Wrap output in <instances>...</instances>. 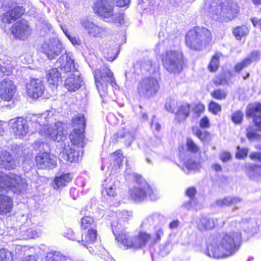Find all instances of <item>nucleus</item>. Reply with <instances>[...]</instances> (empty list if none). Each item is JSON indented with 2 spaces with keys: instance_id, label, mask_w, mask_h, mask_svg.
<instances>
[{
  "instance_id": "obj_3",
  "label": "nucleus",
  "mask_w": 261,
  "mask_h": 261,
  "mask_svg": "<svg viewBox=\"0 0 261 261\" xmlns=\"http://www.w3.org/2000/svg\"><path fill=\"white\" fill-rule=\"evenodd\" d=\"M203 9L213 19L223 18L226 21L234 19L239 12L237 4L226 0H206Z\"/></svg>"
},
{
  "instance_id": "obj_45",
  "label": "nucleus",
  "mask_w": 261,
  "mask_h": 261,
  "mask_svg": "<svg viewBox=\"0 0 261 261\" xmlns=\"http://www.w3.org/2000/svg\"><path fill=\"white\" fill-rule=\"evenodd\" d=\"M211 94L214 98L219 100H222L226 98L227 93L225 90L218 89L211 92Z\"/></svg>"
},
{
  "instance_id": "obj_38",
  "label": "nucleus",
  "mask_w": 261,
  "mask_h": 261,
  "mask_svg": "<svg viewBox=\"0 0 261 261\" xmlns=\"http://www.w3.org/2000/svg\"><path fill=\"white\" fill-rule=\"evenodd\" d=\"M261 114V102L250 103L246 110V116H254Z\"/></svg>"
},
{
  "instance_id": "obj_46",
  "label": "nucleus",
  "mask_w": 261,
  "mask_h": 261,
  "mask_svg": "<svg viewBox=\"0 0 261 261\" xmlns=\"http://www.w3.org/2000/svg\"><path fill=\"white\" fill-rule=\"evenodd\" d=\"M111 156L113 158L114 165L120 168L122 165V161L123 160V156L121 150L115 151L111 154Z\"/></svg>"
},
{
  "instance_id": "obj_62",
  "label": "nucleus",
  "mask_w": 261,
  "mask_h": 261,
  "mask_svg": "<svg viewBox=\"0 0 261 261\" xmlns=\"http://www.w3.org/2000/svg\"><path fill=\"white\" fill-rule=\"evenodd\" d=\"M175 102L174 100L170 101L169 102H166L165 104V108L166 110L170 112L174 113L175 110L173 108Z\"/></svg>"
},
{
  "instance_id": "obj_41",
  "label": "nucleus",
  "mask_w": 261,
  "mask_h": 261,
  "mask_svg": "<svg viewBox=\"0 0 261 261\" xmlns=\"http://www.w3.org/2000/svg\"><path fill=\"white\" fill-rule=\"evenodd\" d=\"M185 168L187 170V174H189L191 171H196L200 168V164L193 159H189L185 163Z\"/></svg>"
},
{
  "instance_id": "obj_25",
  "label": "nucleus",
  "mask_w": 261,
  "mask_h": 261,
  "mask_svg": "<svg viewBox=\"0 0 261 261\" xmlns=\"http://www.w3.org/2000/svg\"><path fill=\"white\" fill-rule=\"evenodd\" d=\"M177 110L175 113V119L179 122L185 121L189 116L191 105L187 102L177 103Z\"/></svg>"
},
{
  "instance_id": "obj_43",
  "label": "nucleus",
  "mask_w": 261,
  "mask_h": 261,
  "mask_svg": "<svg viewBox=\"0 0 261 261\" xmlns=\"http://www.w3.org/2000/svg\"><path fill=\"white\" fill-rule=\"evenodd\" d=\"M222 56L221 53H216L212 58L211 62L208 65V69L211 72L217 70L219 64V58Z\"/></svg>"
},
{
  "instance_id": "obj_4",
  "label": "nucleus",
  "mask_w": 261,
  "mask_h": 261,
  "mask_svg": "<svg viewBox=\"0 0 261 261\" xmlns=\"http://www.w3.org/2000/svg\"><path fill=\"white\" fill-rule=\"evenodd\" d=\"M56 66V68L51 69L46 72V78L50 85L55 86L58 84L61 74L58 68L65 73L77 72V66L74 62L72 55L69 53L62 55L57 60Z\"/></svg>"
},
{
  "instance_id": "obj_1",
  "label": "nucleus",
  "mask_w": 261,
  "mask_h": 261,
  "mask_svg": "<svg viewBox=\"0 0 261 261\" xmlns=\"http://www.w3.org/2000/svg\"><path fill=\"white\" fill-rule=\"evenodd\" d=\"M54 118L51 112L39 115H33L28 121L22 117L11 119L8 124L16 139H23L38 132L43 137L58 142L63 141L66 135L62 127V123L57 122L52 124Z\"/></svg>"
},
{
  "instance_id": "obj_59",
  "label": "nucleus",
  "mask_w": 261,
  "mask_h": 261,
  "mask_svg": "<svg viewBox=\"0 0 261 261\" xmlns=\"http://www.w3.org/2000/svg\"><path fill=\"white\" fill-rule=\"evenodd\" d=\"M248 117H251L253 118V122L255 125L258 128V129L261 132V115H258L254 116H247Z\"/></svg>"
},
{
  "instance_id": "obj_17",
  "label": "nucleus",
  "mask_w": 261,
  "mask_h": 261,
  "mask_svg": "<svg viewBox=\"0 0 261 261\" xmlns=\"http://www.w3.org/2000/svg\"><path fill=\"white\" fill-rule=\"evenodd\" d=\"M70 141V145H65L62 151L60 152L59 156L60 160L62 161L71 163L76 162L79 160V152L76 150L77 146L83 148L85 146V143L83 141V145H81V143L72 142L71 140Z\"/></svg>"
},
{
  "instance_id": "obj_44",
  "label": "nucleus",
  "mask_w": 261,
  "mask_h": 261,
  "mask_svg": "<svg viewBox=\"0 0 261 261\" xmlns=\"http://www.w3.org/2000/svg\"><path fill=\"white\" fill-rule=\"evenodd\" d=\"M248 33V29L245 26L237 27L233 31V34L238 40H240L242 37L245 36Z\"/></svg>"
},
{
  "instance_id": "obj_47",
  "label": "nucleus",
  "mask_w": 261,
  "mask_h": 261,
  "mask_svg": "<svg viewBox=\"0 0 261 261\" xmlns=\"http://www.w3.org/2000/svg\"><path fill=\"white\" fill-rule=\"evenodd\" d=\"M191 110L193 113L194 117L198 118L204 112L205 106L201 103H198L194 107H191Z\"/></svg>"
},
{
  "instance_id": "obj_27",
  "label": "nucleus",
  "mask_w": 261,
  "mask_h": 261,
  "mask_svg": "<svg viewBox=\"0 0 261 261\" xmlns=\"http://www.w3.org/2000/svg\"><path fill=\"white\" fill-rule=\"evenodd\" d=\"M260 55L258 51H253L250 55L244 59L241 62L238 63L234 67V70L236 72H240L245 68L249 66L253 62L259 60Z\"/></svg>"
},
{
  "instance_id": "obj_31",
  "label": "nucleus",
  "mask_w": 261,
  "mask_h": 261,
  "mask_svg": "<svg viewBox=\"0 0 261 261\" xmlns=\"http://www.w3.org/2000/svg\"><path fill=\"white\" fill-rule=\"evenodd\" d=\"M72 179V176L70 173H63L59 176H57L53 184L54 189L58 190L67 185Z\"/></svg>"
},
{
  "instance_id": "obj_12",
  "label": "nucleus",
  "mask_w": 261,
  "mask_h": 261,
  "mask_svg": "<svg viewBox=\"0 0 261 261\" xmlns=\"http://www.w3.org/2000/svg\"><path fill=\"white\" fill-rule=\"evenodd\" d=\"M36 150H39L35 158L37 166L40 169H52L56 167V157L48 152V146L43 142H36L34 144Z\"/></svg>"
},
{
  "instance_id": "obj_13",
  "label": "nucleus",
  "mask_w": 261,
  "mask_h": 261,
  "mask_svg": "<svg viewBox=\"0 0 261 261\" xmlns=\"http://www.w3.org/2000/svg\"><path fill=\"white\" fill-rule=\"evenodd\" d=\"M73 131L70 135V139L72 142L81 143L83 145L84 141V130L86 125L85 118L84 115L79 114L72 119Z\"/></svg>"
},
{
  "instance_id": "obj_24",
  "label": "nucleus",
  "mask_w": 261,
  "mask_h": 261,
  "mask_svg": "<svg viewBox=\"0 0 261 261\" xmlns=\"http://www.w3.org/2000/svg\"><path fill=\"white\" fill-rule=\"evenodd\" d=\"M242 201L240 197L229 196L217 200L216 204L220 206H234L233 210H236L239 208Z\"/></svg>"
},
{
  "instance_id": "obj_16",
  "label": "nucleus",
  "mask_w": 261,
  "mask_h": 261,
  "mask_svg": "<svg viewBox=\"0 0 261 261\" xmlns=\"http://www.w3.org/2000/svg\"><path fill=\"white\" fill-rule=\"evenodd\" d=\"M62 48L61 42L56 38L46 39L41 46L42 52L49 60L58 56L61 54Z\"/></svg>"
},
{
  "instance_id": "obj_36",
  "label": "nucleus",
  "mask_w": 261,
  "mask_h": 261,
  "mask_svg": "<svg viewBox=\"0 0 261 261\" xmlns=\"http://www.w3.org/2000/svg\"><path fill=\"white\" fill-rule=\"evenodd\" d=\"M45 261H72L67 256L63 255L58 251H50L47 252L45 256Z\"/></svg>"
},
{
  "instance_id": "obj_37",
  "label": "nucleus",
  "mask_w": 261,
  "mask_h": 261,
  "mask_svg": "<svg viewBox=\"0 0 261 261\" xmlns=\"http://www.w3.org/2000/svg\"><path fill=\"white\" fill-rule=\"evenodd\" d=\"M40 234V231L33 230L32 228L25 230L22 227V233L21 236L17 234L16 239L26 240L28 239H35L38 238Z\"/></svg>"
},
{
  "instance_id": "obj_54",
  "label": "nucleus",
  "mask_w": 261,
  "mask_h": 261,
  "mask_svg": "<svg viewBox=\"0 0 261 261\" xmlns=\"http://www.w3.org/2000/svg\"><path fill=\"white\" fill-rule=\"evenodd\" d=\"M187 146L188 150L192 152L196 153L199 151V148L191 139L187 140Z\"/></svg>"
},
{
  "instance_id": "obj_63",
  "label": "nucleus",
  "mask_w": 261,
  "mask_h": 261,
  "mask_svg": "<svg viewBox=\"0 0 261 261\" xmlns=\"http://www.w3.org/2000/svg\"><path fill=\"white\" fill-rule=\"evenodd\" d=\"M196 190L194 187H190L186 191V195L189 197V199H194V196L196 194Z\"/></svg>"
},
{
  "instance_id": "obj_60",
  "label": "nucleus",
  "mask_w": 261,
  "mask_h": 261,
  "mask_svg": "<svg viewBox=\"0 0 261 261\" xmlns=\"http://www.w3.org/2000/svg\"><path fill=\"white\" fill-rule=\"evenodd\" d=\"M199 126L203 128H206L210 127V122L207 117L205 116L200 120Z\"/></svg>"
},
{
  "instance_id": "obj_2",
  "label": "nucleus",
  "mask_w": 261,
  "mask_h": 261,
  "mask_svg": "<svg viewBox=\"0 0 261 261\" xmlns=\"http://www.w3.org/2000/svg\"><path fill=\"white\" fill-rule=\"evenodd\" d=\"M232 229L228 232L219 233L212 238L207 248L208 256L216 258H225L234 255L239 250L242 243L240 228L254 234L256 232V222L251 219H243L241 222L231 223Z\"/></svg>"
},
{
  "instance_id": "obj_22",
  "label": "nucleus",
  "mask_w": 261,
  "mask_h": 261,
  "mask_svg": "<svg viewBox=\"0 0 261 261\" xmlns=\"http://www.w3.org/2000/svg\"><path fill=\"white\" fill-rule=\"evenodd\" d=\"M29 96L33 98H37L42 95L45 87L42 81L39 79H33L27 86Z\"/></svg>"
},
{
  "instance_id": "obj_61",
  "label": "nucleus",
  "mask_w": 261,
  "mask_h": 261,
  "mask_svg": "<svg viewBox=\"0 0 261 261\" xmlns=\"http://www.w3.org/2000/svg\"><path fill=\"white\" fill-rule=\"evenodd\" d=\"M249 158L252 161H257L261 163V152H251L249 155Z\"/></svg>"
},
{
  "instance_id": "obj_8",
  "label": "nucleus",
  "mask_w": 261,
  "mask_h": 261,
  "mask_svg": "<svg viewBox=\"0 0 261 261\" xmlns=\"http://www.w3.org/2000/svg\"><path fill=\"white\" fill-rule=\"evenodd\" d=\"M28 187V184L25 180L20 176L10 174L7 175L0 172V191L11 190L14 193L19 194L24 191Z\"/></svg>"
},
{
  "instance_id": "obj_56",
  "label": "nucleus",
  "mask_w": 261,
  "mask_h": 261,
  "mask_svg": "<svg viewBox=\"0 0 261 261\" xmlns=\"http://www.w3.org/2000/svg\"><path fill=\"white\" fill-rule=\"evenodd\" d=\"M62 235L69 240L72 241L76 240L74 236V233L73 231L70 228H67L65 229L64 231L62 232Z\"/></svg>"
},
{
  "instance_id": "obj_21",
  "label": "nucleus",
  "mask_w": 261,
  "mask_h": 261,
  "mask_svg": "<svg viewBox=\"0 0 261 261\" xmlns=\"http://www.w3.org/2000/svg\"><path fill=\"white\" fill-rule=\"evenodd\" d=\"M16 90V86L11 80L4 79L0 84V97L6 101H11L14 97Z\"/></svg>"
},
{
  "instance_id": "obj_18",
  "label": "nucleus",
  "mask_w": 261,
  "mask_h": 261,
  "mask_svg": "<svg viewBox=\"0 0 261 261\" xmlns=\"http://www.w3.org/2000/svg\"><path fill=\"white\" fill-rule=\"evenodd\" d=\"M5 8H11V9L3 13L2 16V21L4 23L10 24L18 19L25 11L24 9L21 6H15L11 2H5L3 4Z\"/></svg>"
},
{
  "instance_id": "obj_49",
  "label": "nucleus",
  "mask_w": 261,
  "mask_h": 261,
  "mask_svg": "<svg viewBox=\"0 0 261 261\" xmlns=\"http://www.w3.org/2000/svg\"><path fill=\"white\" fill-rule=\"evenodd\" d=\"M244 113L241 110L235 111L231 115V120L236 124H240L243 119Z\"/></svg>"
},
{
  "instance_id": "obj_42",
  "label": "nucleus",
  "mask_w": 261,
  "mask_h": 261,
  "mask_svg": "<svg viewBox=\"0 0 261 261\" xmlns=\"http://www.w3.org/2000/svg\"><path fill=\"white\" fill-rule=\"evenodd\" d=\"M117 135L119 138H124L125 139V144L127 146L130 145L134 139V134L133 133L125 132L124 130L119 132Z\"/></svg>"
},
{
  "instance_id": "obj_51",
  "label": "nucleus",
  "mask_w": 261,
  "mask_h": 261,
  "mask_svg": "<svg viewBox=\"0 0 261 261\" xmlns=\"http://www.w3.org/2000/svg\"><path fill=\"white\" fill-rule=\"evenodd\" d=\"M12 253L6 249H0V261H11Z\"/></svg>"
},
{
  "instance_id": "obj_9",
  "label": "nucleus",
  "mask_w": 261,
  "mask_h": 261,
  "mask_svg": "<svg viewBox=\"0 0 261 261\" xmlns=\"http://www.w3.org/2000/svg\"><path fill=\"white\" fill-rule=\"evenodd\" d=\"M93 74L97 89L101 97L107 94L109 84L112 87L117 86L113 73L108 67L95 70Z\"/></svg>"
},
{
  "instance_id": "obj_57",
  "label": "nucleus",
  "mask_w": 261,
  "mask_h": 261,
  "mask_svg": "<svg viewBox=\"0 0 261 261\" xmlns=\"http://www.w3.org/2000/svg\"><path fill=\"white\" fill-rule=\"evenodd\" d=\"M220 159L223 163L227 162L232 159V156L229 152L223 151L220 153Z\"/></svg>"
},
{
  "instance_id": "obj_29",
  "label": "nucleus",
  "mask_w": 261,
  "mask_h": 261,
  "mask_svg": "<svg viewBox=\"0 0 261 261\" xmlns=\"http://www.w3.org/2000/svg\"><path fill=\"white\" fill-rule=\"evenodd\" d=\"M118 185L117 181L112 180L109 178H106L102 184V193H106L109 196L114 197L117 194Z\"/></svg>"
},
{
  "instance_id": "obj_14",
  "label": "nucleus",
  "mask_w": 261,
  "mask_h": 261,
  "mask_svg": "<svg viewBox=\"0 0 261 261\" xmlns=\"http://www.w3.org/2000/svg\"><path fill=\"white\" fill-rule=\"evenodd\" d=\"M160 86L156 79L147 77L142 79L138 86V91L141 96L150 98L158 92Z\"/></svg>"
},
{
  "instance_id": "obj_26",
  "label": "nucleus",
  "mask_w": 261,
  "mask_h": 261,
  "mask_svg": "<svg viewBox=\"0 0 261 261\" xmlns=\"http://www.w3.org/2000/svg\"><path fill=\"white\" fill-rule=\"evenodd\" d=\"M244 171L249 178L253 180H258L261 177V165L246 164Z\"/></svg>"
},
{
  "instance_id": "obj_23",
  "label": "nucleus",
  "mask_w": 261,
  "mask_h": 261,
  "mask_svg": "<svg viewBox=\"0 0 261 261\" xmlns=\"http://www.w3.org/2000/svg\"><path fill=\"white\" fill-rule=\"evenodd\" d=\"M82 80L79 74L71 73L65 81V87L70 92L77 90L81 86Z\"/></svg>"
},
{
  "instance_id": "obj_5",
  "label": "nucleus",
  "mask_w": 261,
  "mask_h": 261,
  "mask_svg": "<svg viewBox=\"0 0 261 261\" xmlns=\"http://www.w3.org/2000/svg\"><path fill=\"white\" fill-rule=\"evenodd\" d=\"M211 40V31L203 27H195L189 31L186 36V42L187 46L194 50L202 49Z\"/></svg>"
},
{
  "instance_id": "obj_11",
  "label": "nucleus",
  "mask_w": 261,
  "mask_h": 261,
  "mask_svg": "<svg viewBox=\"0 0 261 261\" xmlns=\"http://www.w3.org/2000/svg\"><path fill=\"white\" fill-rule=\"evenodd\" d=\"M117 241L123 245L124 249L141 248L147 244H151V236L150 234L141 232L138 236L131 237L127 233H122L117 238Z\"/></svg>"
},
{
  "instance_id": "obj_19",
  "label": "nucleus",
  "mask_w": 261,
  "mask_h": 261,
  "mask_svg": "<svg viewBox=\"0 0 261 261\" xmlns=\"http://www.w3.org/2000/svg\"><path fill=\"white\" fill-rule=\"evenodd\" d=\"M81 24L88 34L92 37L102 38L106 37L108 33L106 28L99 26L89 20H81Z\"/></svg>"
},
{
  "instance_id": "obj_33",
  "label": "nucleus",
  "mask_w": 261,
  "mask_h": 261,
  "mask_svg": "<svg viewBox=\"0 0 261 261\" xmlns=\"http://www.w3.org/2000/svg\"><path fill=\"white\" fill-rule=\"evenodd\" d=\"M16 63L14 60L6 58L2 60L0 72L6 75H10L16 66Z\"/></svg>"
},
{
  "instance_id": "obj_10",
  "label": "nucleus",
  "mask_w": 261,
  "mask_h": 261,
  "mask_svg": "<svg viewBox=\"0 0 261 261\" xmlns=\"http://www.w3.org/2000/svg\"><path fill=\"white\" fill-rule=\"evenodd\" d=\"M163 67L169 73L179 74L182 70L183 54L179 50H168L162 55Z\"/></svg>"
},
{
  "instance_id": "obj_48",
  "label": "nucleus",
  "mask_w": 261,
  "mask_h": 261,
  "mask_svg": "<svg viewBox=\"0 0 261 261\" xmlns=\"http://www.w3.org/2000/svg\"><path fill=\"white\" fill-rule=\"evenodd\" d=\"M247 137L251 141L261 140V135L257 134L252 127L247 129Z\"/></svg>"
},
{
  "instance_id": "obj_6",
  "label": "nucleus",
  "mask_w": 261,
  "mask_h": 261,
  "mask_svg": "<svg viewBox=\"0 0 261 261\" xmlns=\"http://www.w3.org/2000/svg\"><path fill=\"white\" fill-rule=\"evenodd\" d=\"M93 10L106 22L118 24L123 22V15L116 12L113 5L109 0H97L94 3Z\"/></svg>"
},
{
  "instance_id": "obj_40",
  "label": "nucleus",
  "mask_w": 261,
  "mask_h": 261,
  "mask_svg": "<svg viewBox=\"0 0 261 261\" xmlns=\"http://www.w3.org/2000/svg\"><path fill=\"white\" fill-rule=\"evenodd\" d=\"M163 236L164 230L162 223L155 225L153 236L151 237V244L154 245L160 241Z\"/></svg>"
},
{
  "instance_id": "obj_20",
  "label": "nucleus",
  "mask_w": 261,
  "mask_h": 261,
  "mask_svg": "<svg viewBox=\"0 0 261 261\" xmlns=\"http://www.w3.org/2000/svg\"><path fill=\"white\" fill-rule=\"evenodd\" d=\"M11 32L15 38L25 40L31 34L32 29L28 21L21 19L13 25Z\"/></svg>"
},
{
  "instance_id": "obj_58",
  "label": "nucleus",
  "mask_w": 261,
  "mask_h": 261,
  "mask_svg": "<svg viewBox=\"0 0 261 261\" xmlns=\"http://www.w3.org/2000/svg\"><path fill=\"white\" fill-rule=\"evenodd\" d=\"M194 134L201 141H204L207 139L208 134L207 132H202L198 128L194 130Z\"/></svg>"
},
{
  "instance_id": "obj_28",
  "label": "nucleus",
  "mask_w": 261,
  "mask_h": 261,
  "mask_svg": "<svg viewBox=\"0 0 261 261\" xmlns=\"http://www.w3.org/2000/svg\"><path fill=\"white\" fill-rule=\"evenodd\" d=\"M196 223L198 229L200 231H205L213 229L216 223L214 219L203 216L200 217Z\"/></svg>"
},
{
  "instance_id": "obj_34",
  "label": "nucleus",
  "mask_w": 261,
  "mask_h": 261,
  "mask_svg": "<svg viewBox=\"0 0 261 261\" xmlns=\"http://www.w3.org/2000/svg\"><path fill=\"white\" fill-rule=\"evenodd\" d=\"M0 165L3 168L10 170L15 167V161L13 160L10 153L7 151H3L0 154Z\"/></svg>"
},
{
  "instance_id": "obj_50",
  "label": "nucleus",
  "mask_w": 261,
  "mask_h": 261,
  "mask_svg": "<svg viewBox=\"0 0 261 261\" xmlns=\"http://www.w3.org/2000/svg\"><path fill=\"white\" fill-rule=\"evenodd\" d=\"M94 226L95 223L92 217L86 216L81 219V227L83 229H87Z\"/></svg>"
},
{
  "instance_id": "obj_55",
  "label": "nucleus",
  "mask_w": 261,
  "mask_h": 261,
  "mask_svg": "<svg viewBox=\"0 0 261 261\" xmlns=\"http://www.w3.org/2000/svg\"><path fill=\"white\" fill-rule=\"evenodd\" d=\"M248 152V149L247 148H241L239 146H238L236 157L239 159H244L247 156Z\"/></svg>"
},
{
  "instance_id": "obj_7",
  "label": "nucleus",
  "mask_w": 261,
  "mask_h": 261,
  "mask_svg": "<svg viewBox=\"0 0 261 261\" xmlns=\"http://www.w3.org/2000/svg\"><path fill=\"white\" fill-rule=\"evenodd\" d=\"M136 185L130 190L131 198L136 202H141L148 196L151 200L155 201L158 198V195L153 192L146 181L139 175H134Z\"/></svg>"
},
{
  "instance_id": "obj_35",
  "label": "nucleus",
  "mask_w": 261,
  "mask_h": 261,
  "mask_svg": "<svg viewBox=\"0 0 261 261\" xmlns=\"http://www.w3.org/2000/svg\"><path fill=\"white\" fill-rule=\"evenodd\" d=\"M97 238V231L94 228L89 229L87 233L82 239V245L88 248L89 244H93Z\"/></svg>"
},
{
  "instance_id": "obj_39",
  "label": "nucleus",
  "mask_w": 261,
  "mask_h": 261,
  "mask_svg": "<svg viewBox=\"0 0 261 261\" xmlns=\"http://www.w3.org/2000/svg\"><path fill=\"white\" fill-rule=\"evenodd\" d=\"M117 49V46L105 48L103 54L106 60L110 62L113 61L118 54L119 51Z\"/></svg>"
},
{
  "instance_id": "obj_32",
  "label": "nucleus",
  "mask_w": 261,
  "mask_h": 261,
  "mask_svg": "<svg viewBox=\"0 0 261 261\" xmlns=\"http://www.w3.org/2000/svg\"><path fill=\"white\" fill-rule=\"evenodd\" d=\"M12 207V199L7 196L0 195V214H7L11 212Z\"/></svg>"
},
{
  "instance_id": "obj_64",
  "label": "nucleus",
  "mask_w": 261,
  "mask_h": 261,
  "mask_svg": "<svg viewBox=\"0 0 261 261\" xmlns=\"http://www.w3.org/2000/svg\"><path fill=\"white\" fill-rule=\"evenodd\" d=\"M251 22L254 27L258 28L261 31V18L258 19L257 18H252L251 19Z\"/></svg>"
},
{
  "instance_id": "obj_30",
  "label": "nucleus",
  "mask_w": 261,
  "mask_h": 261,
  "mask_svg": "<svg viewBox=\"0 0 261 261\" xmlns=\"http://www.w3.org/2000/svg\"><path fill=\"white\" fill-rule=\"evenodd\" d=\"M164 217L158 213H153L147 217L142 223V227L144 229L149 228L151 225L161 224L164 221Z\"/></svg>"
},
{
  "instance_id": "obj_52",
  "label": "nucleus",
  "mask_w": 261,
  "mask_h": 261,
  "mask_svg": "<svg viewBox=\"0 0 261 261\" xmlns=\"http://www.w3.org/2000/svg\"><path fill=\"white\" fill-rule=\"evenodd\" d=\"M208 110L213 114L216 115L221 111V107L219 103L212 101L209 104Z\"/></svg>"
},
{
  "instance_id": "obj_53",
  "label": "nucleus",
  "mask_w": 261,
  "mask_h": 261,
  "mask_svg": "<svg viewBox=\"0 0 261 261\" xmlns=\"http://www.w3.org/2000/svg\"><path fill=\"white\" fill-rule=\"evenodd\" d=\"M22 233V227H21L19 229H16L14 228H11L8 231V235L12 237L11 239L12 241H14L15 240H18V239H16L15 237L17 234L19 236H21Z\"/></svg>"
},
{
  "instance_id": "obj_15",
  "label": "nucleus",
  "mask_w": 261,
  "mask_h": 261,
  "mask_svg": "<svg viewBox=\"0 0 261 261\" xmlns=\"http://www.w3.org/2000/svg\"><path fill=\"white\" fill-rule=\"evenodd\" d=\"M132 214L130 212L125 210L119 211L116 213L115 217L111 220L112 231L116 240L117 237L120 236V234L127 233L124 228V224L132 216Z\"/></svg>"
}]
</instances>
